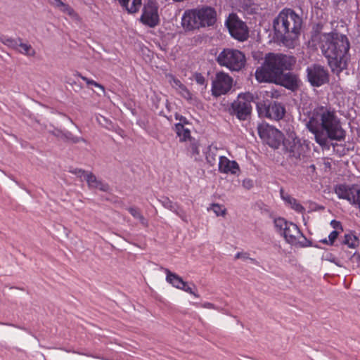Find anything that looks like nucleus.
<instances>
[{
    "label": "nucleus",
    "instance_id": "4c0bfd02",
    "mask_svg": "<svg viewBox=\"0 0 360 360\" xmlns=\"http://www.w3.org/2000/svg\"><path fill=\"white\" fill-rule=\"evenodd\" d=\"M194 79L197 82V84H198L200 85H205V78L200 73H195L194 75Z\"/></svg>",
    "mask_w": 360,
    "mask_h": 360
},
{
    "label": "nucleus",
    "instance_id": "473e14b6",
    "mask_svg": "<svg viewBox=\"0 0 360 360\" xmlns=\"http://www.w3.org/2000/svg\"><path fill=\"white\" fill-rule=\"evenodd\" d=\"M289 205L297 212L303 213L305 211L304 207L295 198L292 200Z\"/></svg>",
    "mask_w": 360,
    "mask_h": 360
},
{
    "label": "nucleus",
    "instance_id": "a211bd4d",
    "mask_svg": "<svg viewBox=\"0 0 360 360\" xmlns=\"http://www.w3.org/2000/svg\"><path fill=\"white\" fill-rule=\"evenodd\" d=\"M159 201L165 208L172 211L176 215H178L184 221L188 222V219L185 211L183 209L180 208L176 203L173 202L167 197H162L161 199L159 200Z\"/></svg>",
    "mask_w": 360,
    "mask_h": 360
},
{
    "label": "nucleus",
    "instance_id": "c85d7f7f",
    "mask_svg": "<svg viewBox=\"0 0 360 360\" xmlns=\"http://www.w3.org/2000/svg\"><path fill=\"white\" fill-rule=\"evenodd\" d=\"M51 134L53 135L58 137V138L65 139H68V140H71L74 143H76V142L79 141V139L78 138L71 137L70 133L65 134V133L62 132L61 131H60L58 129H56V130L51 131Z\"/></svg>",
    "mask_w": 360,
    "mask_h": 360
},
{
    "label": "nucleus",
    "instance_id": "9d476101",
    "mask_svg": "<svg viewBox=\"0 0 360 360\" xmlns=\"http://www.w3.org/2000/svg\"><path fill=\"white\" fill-rule=\"evenodd\" d=\"M306 71L307 80L312 86L319 87L329 82L328 71L321 65H311Z\"/></svg>",
    "mask_w": 360,
    "mask_h": 360
},
{
    "label": "nucleus",
    "instance_id": "7c9ffc66",
    "mask_svg": "<svg viewBox=\"0 0 360 360\" xmlns=\"http://www.w3.org/2000/svg\"><path fill=\"white\" fill-rule=\"evenodd\" d=\"M340 231L338 230L333 231L328 236V240L327 239L322 240L321 242L325 244L333 245L339 235Z\"/></svg>",
    "mask_w": 360,
    "mask_h": 360
},
{
    "label": "nucleus",
    "instance_id": "dca6fc26",
    "mask_svg": "<svg viewBox=\"0 0 360 360\" xmlns=\"http://www.w3.org/2000/svg\"><path fill=\"white\" fill-rule=\"evenodd\" d=\"M358 188L356 186L349 187L345 184H340L335 186V193L339 198L347 200L353 205L356 195L358 194Z\"/></svg>",
    "mask_w": 360,
    "mask_h": 360
},
{
    "label": "nucleus",
    "instance_id": "a18cd8bd",
    "mask_svg": "<svg viewBox=\"0 0 360 360\" xmlns=\"http://www.w3.org/2000/svg\"><path fill=\"white\" fill-rule=\"evenodd\" d=\"M176 120H179L180 122L179 123H182L184 125V124H187L188 122L186 119V117H183V116H179V115H176Z\"/></svg>",
    "mask_w": 360,
    "mask_h": 360
},
{
    "label": "nucleus",
    "instance_id": "09e8293b",
    "mask_svg": "<svg viewBox=\"0 0 360 360\" xmlns=\"http://www.w3.org/2000/svg\"><path fill=\"white\" fill-rule=\"evenodd\" d=\"M203 307L208 309H214V304L210 302H206L203 304Z\"/></svg>",
    "mask_w": 360,
    "mask_h": 360
},
{
    "label": "nucleus",
    "instance_id": "aec40b11",
    "mask_svg": "<svg viewBox=\"0 0 360 360\" xmlns=\"http://www.w3.org/2000/svg\"><path fill=\"white\" fill-rule=\"evenodd\" d=\"M122 8L129 13H137L142 6V0H118Z\"/></svg>",
    "mask_w": 360,
    "mask_h": 360
},
{
    "label": "nucleus",
    "instance_id": "2eb2a0df",
    "mask_svg": "<svg viewBox=\"0 0 360 360\" xmlns=\"http://www.w3.org/2000/svg\"><path fill=\"white\" fill-rule=\"evenodd\" d=\"M257 108L259 114L264 113L265 117L274 120H281L285 113L284 106L277 102L270 103L268 105L258 103Z\"/></svg>",
    "mask_w": 360,
    "mask_h": 360
},
{
    "label": "nucleus",
    "instance_id": "79ce46f5",
    "mask_svg": "<svg viewBox=\"0 0 360 360\" xmlns=\"http://www.w3.org/2000/svg\"><path fill=\"white\" fill-rule=\"evenodd\" d=\"M330 225L333 226V228H334L335 230H340L341 231H342V224L340 221H336V220H332L331 222H330Z\"/></svg>",
    "mask_w": 360,
    "mask_h": 360
},
{
    "label": "nucleus",
    "instance_id": "412c9836",
    "mask_svg": "<svg viewBox=\"0 0 360 360\" xmlns=\"http://www.w3.org/2000/svg\"><path fill=\"white\" fill-rule=\"evenodd\" d=\"M15 51L27 57H34L37 53L36 50L32 46V45L24 42L21 38L19 39L18 48Z\"/></svg>",
    "mask_w": 360,
    "mask_h": 360
},
{
    "label": "nucleus",
    "instance_id": "c03bdc74",
    "mask_svg": "<svg viewBox=\"0 0 360 360\" xmlns=\"http://www.w3.org/2000/svg\"><path fill=\"white\" fill-rule=\"evenodd\" d=\"M138 219L143 226L147 227L148 226V220L143 216V214H141Z\"/></svg>",
    "mask_w": 360,
    "mask_h": 360
},
{
    "label": "nucleus",
    "instance_id": "8fccbe9b",
    "mask_svg": "<svg viewBox=\"0 0 360 360\" xmlns=\"http://www.w3.org/2000/svg\"><path fill=\"white\" fill-rule=\"evenodd\" d=\"M347 0H333L334 4L338 6L341 1L345 2Z\"/></svg>",
    "mask_w": 360,
    "mask_h": 360
},
{
    "label": "nucleus",
    "instance_id": "4468645a",
    "mask_svg": "<svg viewBox=\"0 0 360 360\" xmlns=\"http://www.w3.org/2000/svg\"><path fill=\"white\" fill-rule=\"evenodd\" d=\"M259 137L269 146L278 148L282 140V134L269 124H260L257 127Z\"/></svg>",
    "mask_w": 360,
    "mask_h": 360
},
{
    "label": "nucleus",
    "instance_id": "f03ea898",
    "mask_svg": "<svg viewBox=\"0 0 360 360\" xmlns=\"http://www.w3.org/2000/svg\"><path fill=\"white\" fill-rule=\"evenodd\" d=\"M306 125L321 146H328L329 139L342 141L345 136L335 112L325 106L315 108L310 112Z\"/></svg>",
    "mask_w": 360,
    "mask_h": 360
},
{
    "label": "nucleus",
    "instance_id": "49530a36",
    "mask_svg": "<svg viewBox=\"0 0 360 360\" xmlns=\"http://www.w3.org/2000/svg\"><path fill=\"white\" fill-rule=\"evenodd\" d=\"M235 257H236V259H239V258L247 259L248 256H247V253L238 252L236 255Z\"/></svg>",
    "mask_w": 360,
    "mask_h": 360
},
{
    "label": "nucleus",
    "instance_id": "9b49d317",
    "mask_svg": "<svg viewBox=\"0 0 360 360\" xmlns=\"http://www.w3.org/2000/svg\"><path fill=\"white\" fill-rule=\"evenodd\" d=\"M226 25L233 38L240 41L247 39L248 37V27L236 14L231 13L229 15L226 21Z\"/></svg>",
    "mask_w": 360,
    "mask_h": 360
},
{
    "label": "nucleus",
    "instance_id": "58836bf2",
    "mask_svg": "<svg viewBox=\"0 0 360 360\" xmlns=\"http://www.w3.org/2000/svg\"><path fill=\"white\" fill-rule=\"evenodd\" d=\"M281 196L282 198V199L286 202L288 203V205L292 202V200L294 199V198L291 197L290 195L288 194H284V192H283V189H281Z\"/></svg>",
    "mask_w": 360,
    "mask_h": 360
},
{
    "label": "nucleus",
    "instance_id": "864d4df0",
    "mask_svg": "<svg viewBox=\"0 0 360 360\" xmlns=\"http://www.w3.org/2000/svg\"><path fill=\"white\" fill-rule=\"evenodd\" d=\"M330 262H334L338 266H340L337 262H335V259H330Z\"/></svg>",
    "mask_w": 360,
    "mask_h": 360
},
{
    "label": "nucleus",
    "instance_id": "2f4dec72",
    "mask_svg": "<svg viewBox=\"0 0 360 360\" xmlns=\"http://www.w3.org/2000/svg\"><path fill=\"white\" fill-rule=\"evenodd\" d=\"M96 120L101 126H102L108 129H110V127L111 125L110 120H108L104 116L101 115L96 117Z\"/></svg>",
    "mask_w": 360,
    "mask_h": 360
},
{
    "label": "nucleus",
    "instance_id": "37998d69",
    "mask_svg": "<svg viewBox=\"0 0 360 360\" xmlns=\"http://www.w3.org/2000/svg\"><path fill=\"white\" fill-rule=\"evenodd\" d=\"M353 205H356L360 209V188H358V194L356 195L355 200Z\"/></svg>",
    "mask_w": 360,
    "mask_h": 360
},
{
    "label": "nucleus",
    "instance_id": "f3484780",
    "mask_svg": "<svg viewBox=\"0 0 360 360\" xmlns=\"http://www.w3.org/2000/svg\"><path fill=\"white\" fill-rule=\"evenodd\" d=\"M219 171L221 173L235 174L239 171L238 164L236 161H231L225 156H220L219 161Z\"/></svg>",
    "mask_w": 360,
    "mask_h": 360
},
{
    "label": "nucleus",
    "instance_id": "72a5a7b5",
    "mask_svg": "<svg viewBox=\"0 0 360 360\" xmlns=\"http://www.w3.org/2000/svg\"><path fill=\"white\" fill-rule=\"evenodd\" d=\"M69 172L73 174L77 175L78 177H84L85 180H86V174H90L89 172H86L84 169L78 168H72L69 170Z\"/></svg>",
    "mask_w": 360,
    "mask_h": 360
},
{
    "label": "nucleus",
    "instance_id": "6e6552de",
    "mask_svg": "<svg viewBox=\"0 0 360 360\" xmlns=\"http://www.w3.org/2000/svg\"><path fill=\"white\" fill-rule=\"evenodd\" d=\"M254 95L250 92L240 94L231 105L232 114L240 120H245L252 112L251 103L254 101Z\"/></svg>",
    "mask_w": 360,
    "mask_h": 360
},
{
    "label": "nucleus",
    "instance_id": "c9c22d12",
    "mask_svg": "<svg viewBox=\"0 0 360 360\" xmlns=\"http://www.w3.org/2000/svg\"><path fill=\"white\" fill-rule=\"evenodd\" d=\"M212 210L217 216H223L226 213V210L218 204L212 205Z\"/></svg>",
    "mask_w": 360,
    "mask_h": 360
},
{
    "label": "nucleus",
    "instance_id": "b1692460",
    "mask_svg": "<svg viewBox=\"0 0 360 360\" xmlns=\"http://www.w3.org/2000/svg\"><path fill=\"white\" fill-rule=\"evenodd\" d=\"M175 131L181 142L188 141L191 139L190 129L186 128L182 123L175 124Z\"/></svg>",
    "mask_w": 360,
    "mask_h": 360
},
{
    "label": "nucleus",
    "instance_id": "393cba45",
    "mask_svg": "<svg viewBox=\"0 0 360 360\" xmlns=\"http://www.w3.org/2000/svg\"><path fill=\"white\" fill-rule=\"evenodd\" d=\"M218 149L216 146H210L206 153V160L210 165H214L217 161Z\"/></svg>",
    "mask_w": 360,
    "mask_h": 360
},
{
    "label": "nucleus",
    "instance_id": "603ef678",
    "mask_svg": "<svg viewBox=\"0 0 360 360\" xmlns=\"http://www.w3.org/2000/svg\"><path fill=\"white\" fill-rule=\"evenodd\" d=\"M309 168H310L312 171H314V170H315V169H316V167H315V165H311L309 166Z\"/></svg>",
    "mask_w": 360,
    "mask_h": 360
},
{
    "label": "nucleus",
    "instance_id": "0eeeda50",
    "mask_svg": "<svg viewBox=\"0 0 360 360\" xmlns=\"http://www.w3.org/2000/svg\"><path fill=\"white\" fill-rule=\"evenodd\" d=\"M274 225L276 231L284 237L286 242L289 244H297L300 237H303L306 239L295 224L288 221L284 218L279 217L275 219Z\"/></svg>",
    "mask_w": 360,
    "mask_h": 360
},
{
    "label": "nucleus",
    "instance_id": "ea45409f",
    "mask_svg": "<svg viewBox=\"0 0 360 360\" xmlns=\"http://www.w3.org/2000/svg\"><path fill=\"white\" fill-rule=\"evenodd\" d=\"M181 290H183L186 291V292H188V293H190V294H191V295H194L195 297H199V295H198V294H196V293H195V292L192 290V288H191V287H189V286H188V285H187L186 282H185L184 285L183 286V288H181Z\"/></svg>",
    "mask_w": 360,
    "mask_h": 360
},
{
    "label": "nucleus",
    "instance_id": "a878e982",
    "mask_svg": "<svg viewBox=\"0 0 360 360\" xmlns=\"http://www.w3.org/2000/svg\"><path fill=\"white\" fill-rule=\"evenodd\" d=\"M342 243L347 245L349 248H355L359 246V241L355 235L353 233H348L345 235Z\"/></svg>",
    "mask_w": 360,
    "mask_h": 360
},
{
    "label": "nucleus",
    "instance_id": "e433bc0d",
    "mask_svg": "<svg viewBox=\"0 0 360 360\" xmlns=\"http://www.w3.org/2000/svg\"><path fill=\"white\" fill-rule=\"evenodd\" d=\"M128 211L136 219H138L142 214L141 213L139 209L137 207H129V208H128Z\"/></svg>",
    "mask_w": 360,
    "mask_h": 360
},
{
    "label": "nucleus",
    "instance_id": "f704fd0d",
    "mask_svg": "<svg viewBox=\"0 0 360 360\" xmlns=\"http://www.w3.org/2000/svg\"><path fill=\"white\" fill-rule=\"evenodd\" d=\"M58 9L70 16H72L75 14L74 10L68 4H66L64 2Z\"/></svg>",
    "mask_w": 360,
    "mask_h": 360
},
{
    "label": "nucleus",
    "instance_id": "3c124183",
    "mask_svg": "<svg viewBox=\"0 0 360 360\" xmlns=\"http://www.w3.org/2000/svg\"><path fill=\"white\" fill-rule=\"evenodd\" d=\"M352 259H360V255L358 254V255H354L353 257H352Z\"/></svg>",
    "mask_w": 360,
    "mask_h": 360
},
{
    "label": "nucleus",
    "instance_id": "bb28decb",
    "mask_svg": "<svg viewBox=\"0 0 360 360\" xmlns=\"http://www.w3.org/2000/svg\"><path fill=\"white\" fill-rule=\"evenodd\" d=\"M20 37L16 39H13L10 37H2L0 38V41L2 44L7 46L9 48H11L15 50L18 48V43L19 42Z\"/></svg>",
    "mask_w": 360,
    "mask_h": 360
},
{
    "label": "nucleus",
    "instance_id": "6ab92c4d",
    "mask_svg": "<svg viewBox=\"0 0 360 360\" xmlns=\"http://www.w3.org/2000/svg\"><path fill=\"white\" fill-rule=\"evenodd\" d=\"M86 181L90 189H98L104 192L110 190V186L98 179L92 172L86 174Z\"/></svg>",
    "mask_w": 360,
    "mask_h": 360
},
{
    "label": "nucleus",
    "instance_id": "5701e85b",
    "mask_svg": "<svg viewBox=\"0 0 360 360\" xmlns=\"http://www.w3.org/2000/svg\"><path fill=\"white\" fill-rule=\"evenodd\" d=\"M170 83L172 86L176 89V91L186 99H191V94L188 90V89L186 87L185 85H184L180 80L175 78L174 77H171Z\"/></svg>",
    "mask_w": 360,
    "mask_h": 360
},
{
    "label": "nucleus",
    "instance_id": "f257e3e1",
    "mask_svg": "<svg viewBox=\"0 0 360 360\" xmlns=\"http://www.w3.org/2000/svg\"><path fill=\"white\" fill-rule=\"evenodd\" d=\"M295 63V58L292 56L269 53L266 54L262 65L256 70V79L259 82L280 83L288 89L295 90L300 84L297 76L291 72L283 74Z\"/></svg>",
    "mask_w": 360,
    "mask_h": 360
},
{
    "label": "nucleus",
    "instance_id": "1a4fd4ad",
    "mask_svg": "<svg viewBox=\"0 0 360 360\" xmlns=\"http://www.w3.org/2000/svg\"><path fill=\"white\" fill-rule=\"evenodd\" d=\"M284 146L288 159L295 165L304 160L306 156L307 146L297 137L292 136L291 139H287L284 142Z\"/></svg>",
    "mask_w": 360,
    "mask_h": 360
},
{
    "label": "nucleus",
    "instance_id": "de8ad7c7",
    "mask_svg": "<svg viewBox=\"0 0 360 360\" xmlns=\"http://www.w3.org/2000/svg\"><path fill=\"white\" fill-rule=\"evenodd\" d=\"M266 93H267L268 94H271L270 96H271V97H278V96H279L278 92V91H267Z\"/></svg>",
    "mask_w": 360,
    "mask_h": 360
},
{
    "label": "nucleus",
    "instance_id": "4be33fe9",
    "mask_svg": "<svg viewBox=\"0 0 360 360\" xmlns=\"http://www.w3.org/2000/svg\"><path fill=\"white\" fill-rule=\"evenodd\" d=\"M167 274L166 281L176 288L181 289L184 285L185 281L175 273L171 272L168 269H165Z\"/></svg>",
    "mask_w": 360,
    "mask_h": 360
},
{
    "label": "nucleus",
    "instance_id": "7ed1b4c3",
    "mask_svg": "<svg viewBox=\"0 0 360 360\" xmlns=\"http://www.w3.org/2000/svg\"><path fill=\"white\" fill-rule=\"evenodd\" d=\"M311 41L313 45H319L333 72L339 73L347 68L349 43L346 36L315 32L311 34Z\"/></svg>",
    "mask_w": 360,
    "mask_h": 360
},
{
    "label": "nucleus",
    "instance_id": "ddd939ff",
    "mask_svg": "<svg viewBox=\"0 0 360 360\" xmlns=\"http://www.w3.org/2000/svg\"><path fill=\"white\" fill-rule=\"evenodd\" d=\"M233 78L223 71L216 74L212 80V92L215 96H220L228 93L233 86Z\"/></svg>",
    "mask_w": 360,
    "mask_h": 360
},
{
    "label": "nucleus",
    "instance_id": "c756f323",
    "mask_svg": "<svg viewBox=\"0 0 360 360\" xmlns=\"http://www.w3.org/2000/svg\"><path fill=\"white\" fill-rule=\"evenodd\" d=\"M189 146H188V150L191 152L192 155H198L200 153L199 151V144L198 141L195 139H191L188 141Z\"/></svg>",
    "mask_w": 360,
    "mask_h": 360
},
{
    "label": "nucleus",
    "instance_id": "a19ab883",
    "mask_svg": "<svg viewBox=\"0 0 360 360\" xmlns=\"http://www.w3.org/2000/svg\"><path fill=\"white\" fill-rule=\"evenodd\" d=\"M49 4L55 7L56 8H59L62 4H63V1L61 0H48Z\"/></svg>",
    "mask_w": 360,
    "mask_h": 360
},
{
    "label": "nucleus",
    "instance_id": "cd10ccee",
    "mask_svg": "<svg viewBox=\"0 0 360 360\" xmlns=\"http://www.w3.org/2000/svg\"><path fill=\"white\" fill-rule=\"evenodd\" d=\"M78 75L81 77V79L82 80L86 82V83L88 85H92V86L98 88L99 89V91H100L99 92H97V94L98 96H101L103 94H105L104 87L101 84H98V82H95L94 80H92V79H90L87 78L86 77L82 76L80 74H79Z\"/></svg>",
    "mask_w": 360,
    "mask_h": 360
},
{
    "label": "nucleus",
    "instance_id": "423d86ee",
    "mask_svg": "<svg viewBox=\"0 0 360 360\" xmlns=\"http://www.w3.org/2000/svg\"><path fill=\"white\" fill-rule=\"evenodd\" d=\"M217 63L225 67L231 72H239L245 66L246 58L245 54L235 49H224L217 56Z\"/></svg>",
    "mask_w": 360,
    "mask_h": 360
},
{
    "label": "nucleus",
    "instance_id": "f8f14e48",
    "mask_svg": "<svg viewBox=\"0 0 360 360\" xmlns=\"http://www.w3.org/2000/svg\"><path fill=\"white\" fill-rule=\"evenodd\" d=\"M140 21L150 27L159 24L158 6L155 1L148 0L144 3Z\"/></svg>",
    "mask_w": 360,
    "mask_h": 360
},
{
    "label": "nucleus",
    "instance_id": "39448f33",
    "mask_svg": "<svg viewBox=\"0 0 360 360\" xmlns=\"http://www.w3.org/2000/svg\"><path fill=\"white\" fill-rule=\"evenodd\" d=\"M217 20L216 11L211 7L186 11L183 15L181 25L187 30L212 26Z\"/></svg>",
    "mask_w": 360,
    "mask_h": 360
},
{
    "label": "nucleus",
    "instance_id": "20e7f679",
    "mask_svg": "<svg viewBox=\"0 0 360 360\" xmlns=\"http://www.w3.org/2000/svg\"><path fill=\"white\" fill-rule=\"evenodd\" d=\"M302 25V18L291 8H283L273 21L276 39L288 49L297 44Z\"/></svg>",
    "mask_w": 360,
    "mask_h": 360
}]
</instances>
